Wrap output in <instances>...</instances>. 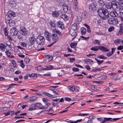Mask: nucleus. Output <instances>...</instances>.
Returning a JSON list of instances; mask_svg holds the SVG:
<instances>
[{
    "label": "nucleus",
    "instance_id": "1",
    "mask_svg": "<svg viewBox=\"0 0 123 123\" xmlns=\"http://www.w3.org/2000/svg\"><path fill=\"white\" fill-rule=\"evenodd\" d=\"M112 9L116 8V11H119L121 15H123V2L118 3L116 1H112L111 4Z\"/></svg>",
    "mask_w": 123,
    "mask_h": 123
},
{
    "label": "nucleus",
    "instance_id": "2",
    "mask_svg": "<svg viewBox=\"0 0 123 123\" xmlns=\"http://www.w3.org/2000/svg\"><path fill=\"white\" fill-rule=\"evenodd\" d=\"M98 15L103 19H108L109 17V14L108 10L104 8L99 9L97 11Z\"/></svg>",
    "mask_w": 123,
    "mask_h": 123
},
{
    "label": "nucleus",
    "instance_id": "3",
    "mask_svg": "<svg viewBox=\"0 0 123 123\" xmlns=\"http://www.w3.org/2000/svg\"><path fill=\"white\" fill-rule=\"evenodd\" d=\"M77 26L76 24H74L71 26V28L69 31V33L70 35L75 38L77 36Z\"/></svg>",
    "mask_w": 123,
    "mask_h": 123
},
{
    "label": "nucleus",
    "instance_id": "4",
    "mask_svg": "<svg viewBox=\"0 0 123 123\" xmlns=\"http://www.w3.org/2000/svg\"><path fill=\"white\" fill-rule=\"evenodd\" d=\"M108 22L109 25H115L118 23V20L117 18L111 17L108 19Z\"/></svg>",
    "mask_w": 123,
    "mask_h": 123
},
{
    "label": "nucleus",
    "instance_id": "5",
    "mask_svg": "<svg viewBox=\"0 0 123 123\" xmlns=\"http://www.w3.org/2000/svg\"><path fill=\"white\" fill-rule=\"evenodd\" d=\"M44 38L41 36H39L38 37L37 40V43L39 45H42L45 41Z\"/></svg>",
    "mask_w": 123,
    "mask_h": 123
},
{
    "label": "nucleus",
    "instance_id": "6",
    "mask_svg": "<svg viewBox=\"0 0 123 123\" xmlns=\"http://www.w3.org/2000/svg\"><path fill=\"white\" fill-rule=\"evenodd\" d=\"M18 31V30L16 28H13L10 30V33L11 35L12 36H15L17 35Z\"/></svg>",
    "mask_w": 123,
    "mask_h": 123
},
{
    "label": "nucleus",
    "instance_id": "7",
    "mask_svg": "<svg viewBox=\"0 0 123 123\" xmlns=\"http://www.w3.org/2000/svg\"><path fill=\"white\" fill-rule=\"evenodd\" d=\"M20 33L23 35H26L27 33V31L24 27H21L19 31Z\"/></svg>",
    "mask_w": 123,
    "mask_h": 123
},
{
    "label": "nucleus",
    "instance_id": "8",
    "mask_svg": "<svg viewBox=\"0 0 123 123\" xmlns=\"http://www.w3.org/2000/svg\"><path fill=\"white\" fill-rule=\"evenodd\" d=\"M44 35L46 40L48 41H50L51 39V35L48 31H46L45 32Z\"/></svg>",
    "mask_w": 123,
    "mask_h": 123
},
{
    "label": "nucleus",
    "instance_id": "9",
    "mask_svg": "<svg viewBox=\"0 0 123 123\" xmlns=\"http://www.w3.org/2000/svg\"><path fill=\"white\" fill-rule=\"evenodd\" d=\"M63 8L64 11L65 12L67 13L68 14H69L71 13V10L70 9H68L67 6L66 5H64L63 6Z\"/></svg>",
    "mask_w": 123,
    "mask_h": 123
},
{
    "label": "nucleus",
    "instance_id": "10",
    "mask_svg": "<svg viewBox=\"0 0 123 123\" xmlns=\"http://www.w3.org/2000/svg\"><path fill=\"white\" fill-rule=\"evenodd\" d=\"M57 25L61 29H63L64 28L63 23L60 21L57 22Z\"/></svg>",
    "mask_w": 123,
    "mask_h": 123
},
{
    "label": "nucleus",
    "instance_id": "11",
    "mask_svg": "<svg viewBox=\"0 0 123 123\" xmlns=\"http://www.w3.org/2000/svg\"><path fill=\"white\" fill-rule=\"evenodd\" d=\"M29 40L31 44L32 45L35 43L36 39L34 37L32 36L29 38Z\"/></svg>",
    "mask_w": 123,
    "mask_h": 123
},
{
    "label": "nucleus",
    "instance_id": "12",
    "mask_svg": "<svg viewBox=\"0 0 123 123\" xmlns=\"http://www.w3.org/2000/svg\"><path fill=\"white\" fill-rule=\"evenodd\" d=\"M52 38L53 41H54L55 42L57 41L59 38L58 36L55 34H54L52 35Z\"/></svg>",
    "mask_w": 123,
    "mask_h": 123
},
{
    "label": "nucleus",
    "instance_id": "13",
    "mask_svg": "<svg viewBox=\"0 0 123 123\" xmlns=\"http://www.w3.org/2000/svg\"><path fill=\"white\" fill-rule=\"evenodd\" d=\"M6 15L9 18H10L12 16L14 17L15 15L14 13L12 11H9L7 13Z\"/></svg>",
    "mask_w": 123,
    "mask_h": 123
},
{
    "label": "nucleus",
    "instance_id": "14",
    "mask_svg": "<svg viewBox=\"0 0 123 123\" xmlns=\"http://www.w3.org/2000/svg\"><path fill=\"white\" fill-rule=\"evenodd\" d=\"M35 105L36 107H36L39 108L40 109H43L47 108L48 107V106H47L46 107V106H45L44 107H42V105L40 103H37L35 104Z\"/></svg>",
    "mask_w": 123,
    "mask_h": 123
},
{
    "label": "nucleus",
    "instance_id": "15",
    "mask_svg": "<svg viewBox=\"0 0 123 123\" xmlns=\"http://www.w3.org/2000/svg\"><path fill=\"white\" fill-rule=\"evenodd\" d=\"M90 88L92 90L94 91L98 90L100 89L99 86L96 85H92L90 86Z\"/></svg>",
    "mask_w": 123,
    "mask_h": 123
},
{
    "label": "nucleus",
    "instance_id": "16",
    "mask_svg": "<svg viewBox=\"0 0 123 123\" xmlns=\"http://www.w3.org/2000/svg\"><path fill=\"white\" fill-rule=\"evenodd\" d=\"M110 15L111 16L113 17H117L118 15L117 13L115 11L111 12L110 13Z\"/></svg>",
    "mask_w": 123,
    "mask_h": 123
},
{
    "label": "nucleus",
    "instance_id": "17",
    "mask_svg": "<svg viewBox=\"0 0 123 123\" xmlns=\"http://www.w3.org/2000/svg\"><path fill=\"white\" fill-rule=\"evenodd\" d=\"M99 49H100L102 51L108 52L109 51L108 49L105 47L103 46H99Z\"/></svg>",
    "mask_w": 123,
    "mask_h": 123
},
{
    "label": "nucleus",
    "instance_id": "18",
    "mask_svg": "<svg viewBox=\"0 0 123 123\" xmlns=\"http://www.w3.org/2000/svg\"><path fill=\"white\" fill-rule=\"evenodd\" d=\"M53 67V66L52 65H48L45 66L44 68L43 69V70L45 71L50 70Z\"/></svg>",
    "mask_w": 123,
    "mask_h": 123
},
{
    "label": "nucleus",
    "instance_id": "19",
    "mask_svg": "<svg viewBox=\"0 0 123 123\" xmlns=\"http://www.w3.org/2000/svg\"><path fill=\"white\" fill-rule=\"evenodd\" d=\"M49 24L51 28H55L56 26V23L55 21H51Z\"/></svg>",
    "mask_w": 123,
    "mask_h": 123
},
{
    "label": "nucleus",
    "instance_id": "20",
    "mask_svg": "<svg viewBox=\"0 0 123 123\" xmlns=\"http://www.w3.org/2000/svg\"><path fill=\"white\" fill-rule=\"evenodd\" d=\"M96 8V5L94 3H92L90 5L89 9L92 10H95Z\"/></svg>",
    "mask_w": 123,
    "mask_h": 123
},
{
    "label": "nucleus",
    "instance_id": "21",
    "mask_svg": "<svg viewBox=\"0 0 123 123\" xmlns=\"http://www.w3.org/2000/svg\"><path fill=\"white\" fill-rule=\"evenodd\" d=\"M5 53L6 55H7L8 57L12 58L14 57V56L13 55H11L12 53L8 50L6 51Z\"/></svg>",
    "mask_w": 123,
    "mask_h": 123
},
{
    "label": "nucleus",
    "instance_id": "22",
    "mask_svg": "<svg viewBox=\"0 0 123 123\" xmlns=\"http://www.w3.org/2000/svg\"><path fill=\"white\" fill-rule=\"evenodd\" d=\"M35 104H32L30 106V108L29 109V110L32 111L36 109Z\"/></svg>",
    "mask_w": 123,
    "mask_h": 123
},
{
    "label": "nucleus",
    "instance_id": "23",
    "mask_svg": "<svg viewBox=\"0 0 123 123\" xmlns=\"http://www.w3.org/2000/svg\"><path fill=\"white\" fill-rule=\"evenodd\" d=\"M60 11H58V12H53L52 13V15L53 17H57L59 16L60 12H59Z\"/></svg>",
    "mask_w": 123,
    "mask_h": 123
},
{
    "label": "nucleus",
    "instance_id": "24",
    "mask_svg": "<svg viewBox=\"0 0 123 123\" xmlns=\"http://www.w3.org/2000/svg\"><path fill=\"white\" fill-rule=\"evenodd\" d=\"M81 33L82 35L85 34L86 32V29L84 27H82L80 29Z\"/></svg>",
    "mask_w": 123,
    "mask_h": 123
},
{
    "label": "nucleus",
    "instance_id": "25",
    "mask_svg": "<svg viewBox=\"0 0 123 123\" xmlns=\"http://www.w3.org/2000/svg\"><path fill=\"white\" fill-rule=\"evenodd\" d=\"M106 7L108 9H110L112 8V6L111 4L110 3H106L105 5Z\"/></svg>",
    "mask_w": 123,
    "mask_h": 123
},
{
    "label": "nucleus",
    "instance_id": "26",
    "mask_svg": "<svg viewBox=\"0 0 123 123\" xmlns=\"http://www.w3.org/2000/svg\"><path fill=\"white\" fill-rule=\"evenodd\" d=\"M121 39H117L114 41V43L116 44H120L121 43Z\"/></svg>",
    "mask_w": 123,
    "mask_h": 123
},
{
    "label": "nucleus",
    "instance_id": "27",
    "mask_svg": "<svg viewBox=\"0 0 123 123\" xmlns=\"http://www.w3.org/2000/svg\"><path fill=\"white\" fill-rule=\"evenodd\" d=\"M9 26H12L15 25L14 22L12 20H10L8 22Z\"/></svg>",
    "mask_w": 123,
    "mask_h": 123
},
{
    "label": "nucleus",
    "instance_id": "28",
    "mask_svg": "<svg viewBox=\"0 0 123 123\" xmlns=\"http://www.w3.org/2000/svg\"><path fill=\"white\" fill-rule=\"evenodd\" d=\"M37 98V97L34 96L30 98V99H29V100L30 101L33 102L36 100Z\"/></svg>",
    "mask_w": 123,
    "mask_h": 123
},
{
    "label": "nucleus",
    "instance_id": "29",
    "mask_svg": "<svg viewBox=\"0 0 123 123\" xmlns=\"http://www.w3.org/2000/svg\"><path fill=\"white\" fill-rule=\"evenodd\" d=\"M99 46H95L94 47H92L90 49L93 51H97L99 49Z\"/></svg>",
    "mask_w": 123,
    "mask_h": 123
},
{
    "label": "nucleus",
    "instance_id": "30",
    "mask_svg": "<svg viewBox=\"0 0 123 123\" xmlns=\"http://www.w3.org/2000/svg\"><path fill=\"white\" fill-rule=\"evenodd\" d=\"M30 77L32 78H35L37 77V74L33 73L31 74H30Z\"/></svg>",
    "mask_w": 123,
    "mask_h": 123
},
{
    "label": "nucleus",
    "instance_id": "31",
    "mask_svg": "<svg viewBox=\"0 0 123 123\" xmlns=\"http://www.w3.org/2000/svg\"><path fill=\"white\" fill-rule=\"evenodd\" d=\"M78 4V3L77 2H76L75 4H74L73 5V7L74 10L76 11H77L78 10V7L77 6Z\"/></svg>",
    "mask_w": 123,
    "mask_h": 123
},
{
    "label": "nucleus",
    "instance_id": "32",
    "mask_svg": "<svg viewBox=\"0 0 123 123\" xmlns=\"http://www.w3.org/2000/svg\"><path fill=\"white\" fill-rule=\"evenodd\" d=\"M18 62L20 64V66L22 68H24L25 66L23 63V60H21L19 61H18Z\"/></svg>",
    "mask_w": 123,
    "mask_h": 123
},
{
    "label": "nucleus",
    "instance_id": "33",
    "mask_svg": "<svg viewBox=\"0 0 123 123\" xmlns=\"http://www.w3.org/2000/svg\"><path fill=\"white\" fill-rule=\"evenodd\" d=\"M68 89L70 90L72 92L74 91L75 89L74 86H69Z\"/></svg>",
    "mask_w": 123,
    "mask_h": 123
},
{
    "label": "nucleus",
    "instance_id": "34",
    "mask_svg": "<svg viewBox=\"0 0 123 123\" xmlns=\"http://www.w3.org/2000/svg\"><path fill=\"white\" fill-rule=\"evenodd\" d=\"M93 43L95 44H97L99 45L100 44V42L99 41L97 40H95L93 42Z\"/></svg>",
    "mask_w": 123,
    "mask_h": 123
},
{
    "label": "nucleus",
    "instance_id": "35",
    "mask_svg": "<svg viewBox=\"0 0 123 123\" xmlns=\"http://www.w3.org/2000/svg\"><path fill=\"white\" fill-rule=\"evenodd\" d=\"M123 33V28L122 26L120 27V30L118 32V34L120 35H122Z\"/></svg>",
    "mask_w": 123,
    "mask_h": 123
},
{
    "label": "nucleus",
    "instance_id": "36",
    "mask_svg": "<svg viewBox=\"0 0 123 123\" xmlns=\"http://www.w3.org/2000/svg\"><path fill=\"white\" fill-rule=\"evenodd\" d=\"M77 42H74V43H71L70 47L71 48H74V46H76L77 44Z\"/></svg>",
    "mask_w": 123,
    "mask_h": 123
},
{
    "label": "nucleus",
    "instance_id": "37",
    "mask_svg": "<svg viewBox=\"0 0 123 123\" xmlns=\"http://www.w3.org/2000/svg\"><path fill=\"white\" fill-rule=\"evenodd\" d=\"M52 32L54 33H56L58 34L59 35H61V33L58 30H57L55 29L53 30Z\"/></svg>",
    "mask_w": 123,
    "mask_h": 123
},
{
    "label": "nucleus",
    "instance_id": "38",
    "mask_svg": "<svg viewBox=\"0 0 123 123\" xmlns=\"http://www.w3.org/2000/svg\"><path fill=\"white\" fill-rule=\"evenodd\" d=\"M59 12H60V13L59 16L61 18L63 19L66 15L62 13L61 11H60Z\"/></svg>",
    "mask_w": 123,
    "mask_h": 123
},
{
    "label": "nucleus",
    "instance_id": "39",
    "mask_svg": "<svg viewBox=\"0 0 123 123\" xmlns=\"http://www.w3.org/2000/svg\"><path fill=\"white\" fill-rule=\"evenodd\" d=\"M44 68H43L42 67H41V66H39L36 67L35 69H36L38 71H40L42 70H43V69Z\"/></svg>",
    "mask_w": 123,
    "mask_h": 123
},
{
    "label": "nucleus",
    "instance_id": "40",
    "mask_svg": "<svg viewBox=\"0 0 123 123\" xmlns=\"http://www.w3.org/2000/svg\"><path fill=\"white\" fill-rule=\"evenodd\" d=\"M103 69H101L99 68L93 69L92 70V71L93 72H97L98 71H101L102 70H103Z\"/></svg>",
    "mask_w": 123,
    "mask_h": 123
},
{
    "label": "nucleus",
    "instance_id": "41",
    "mask_svg": "<svg viewBox=\"0 0 123 123\" xmlns=\"http://www.w3.org/2000/svg\"><path fill=\"white\" fill-rule=\"evenodd\" d=\"M98 57L100 59H106L107 58V57H105L104 56V55H99L98 56Z\"/></svg>",
    "mask_w": 123,
    "mask_h": 123
},
{
    "label": "nucleus",
    "instance_id": "42",
    "mask_svg": "<svg viewBox=\"0 0 123 123\" xmlns=\"http://www.w3.org/2000/svg\"><path fill=\"white\" fill-rule=\"evenodd\" d=\"M11 43L10 41H8L6 42V46H8L9 47H11Z\"/></svg>",
    "mask_w": 123,
    "mask_h": 123
},
{
    "label": "nucleus",
    "instance_id": "43",
    "mask_svg": "<svg viewBox=\"0 0 123 123\" xmlns=\"http://www.w3.org/2000/svg\"><path fill=\"white\" fill-rule=\"evenodd\" d=\"M48 61H51L53 58L51 56L48 55L46 57Z\"/></svg>",
    "mask_w": 123,
    "mask_h": 123
},
{
    "label": "nucleus",
    "instance_id": "44",
    "mask_svg": "<svg viewBox=\"0 0 123 123\" xmlns=\"http://www.w3.org/2000/svg\"><path fill=\"white\" fill-rule=\"evenodd\" d=\"M98 2L101 4V6H103L105 5L104 2L103 0L98 1Z\"/></svg>",
    "mask_w": 123,
    "mask_h": 123
},
{
    "label": "nucleus",
    "instance_id": "45",
    "mask_svg": "<svg viewBox=\"0 0 123 123\" xmlns=\"http://www.w3.org/2000/svg\"><path fill=\"white\" fill-rule=\"evenodd\" d=\"M5 49L4 45L3 44H0V49L3 51Z\"/></svg>",
    "mask_w": 123,
    "mask_h": 123
},
{
    "label": "nucleus",
    "instance_id": "46",
    "mask_svg": "<svg viewBox=\"0 0 123 123\" xmlns=\"http://www.w3.org/2000/svg\"><path fill=\"white\" fill-rule=\"evenodd\" d=\"M114 27L113 26H111L109 27L108 29V31L109 32L112 31L114 29Z\"/></svg>",
    "mask_w": 123,
    "mask_h": 123
},
{
    "label": "nucleus",
    "instance_id": "47",
    "mask_svg": "<svg viewBox=\"0 0 123 123\" xmlns=\"http://www.w3.org/2000/svg\"><path fill=\"white\" fill-rule=\"evenodd\" d=\"M24 61L25 63H28L30 62V59L28 57H26Z\"/></svg>",
    "mask_w": 123,
    "mask_h": 123
},
{
    "label": "nucleus",
    "instance_id": "48",
    "mask_svg": "<svg viewBox=\"0 0 123 123\" xmlns=\"http://www.w3.org/2000/svg\"><path fill=\"white\" fill-rule=\"evenodd\" d=\"M92 61L91 60L89 59H86L85 61V62L87 64H89L90 62H91Z\"/></svg>",
    "mask_w": 123,
    "mask_h": 123
},
{
    "label": "nucleus",
    "instance_id": "49",
    "mask_svg": "<svg viewBox=\"0 0 123 123\" xmlns=\"http://www.w3.org/2000/svg\"><path fill=\"white\" fill-rule=\"evenodd\" d=\"M81 17L83 19L86 18V14L85 13H82Z\"/></svg>",
    "mask_w": 123,
    "mask_h": 123
},
{
    "label": "nucleus",
    "instance_id": "50",
    "mask_svg": "<svg viewBox=\"0 0 123 123\" xmlns=\"http://www.w3.org/2000/svg\"><path fill=\"white\" fill-rule=\"evenodd\" d=\"M42 99L43 102L44 103H47L49 101L48 99L45 98H43Z\"/></svg>",
    "mask_w": 123,
    "mask_h": 123
},
{
    "label": "nucleus",
    "instance_id": "51",
    "mask_svg": "<svg viewBox=\"0 0 123 123\" xmlns=\"http://www.w3.org/2000/svg\"><path fill=\"white\" fill-rule=\"evenodd\" d=\"M64 99L65 101L68 102H70L71 100V99L70 98L67 97H66Z\"/></svg>",
    "mask_w": 123,
    "mask_h": 123
},
{
    "label": "nucleus",
    "instance_id": "52",
    "mask_svg": "<svg viewBox=\"0 0 123 123\" xmlns=\"http://www.w3.org/2000/svg\"><path fill=\"white\" fill-rule=\"evenodd\" d=\"M104 119H105V120L106 121H112V118H104Z\"/></svg>",
    "mask_w": 123,
    "mask_h": 123
},
{
    "label": "nucleus",
    "instance_id": "53",
    "mask_svg": "<svg viewBox=\"0 0 123 123\" xmlns=\"http://www.w3.org/2000/svg\"><path fill=\"white\" fill-rule=\"evenodd\" d=\"M72 69L73 71L74 72H77L79 71V68H73Z\"/></svg>",
    "mask_w": 123,
    "mask_h": 123
},
{
    "label": "nucleus",
    "instance_id": "54",
    "mask_svg": "<svg viewBox=\"0 0 123 123\" xmlns=\"http://www.w3.org/2000/svg\"><path fill=\"white\" fill-rule=\"evenodd\" d=\"M14 50L15 52H18L19 51V50L17 46L14 47Z\"/></svg>",
    "mask_w": 123,
    "mask_h": 123
},
{
    "label": "nucleus",
    "instance_id": "55",
    "mask_svg": "<svg viewBox=\"0 0 123 123\" xmlns=\"http://www.w3.org/2000/svg\"><path fill=\"white\" fill-rule=\"evenodd\" d=\"M117 49L118 50H121L122 49H123V45L122 46L120 45L118 47Z\"/></svg>",
    "mask_w": 123,
    "mask_h": 123
},
{
    "label": "nucleus",
    "instance_id": "56",
    "mask_svg": "<svg viewBox=\"0 0 123 123\" xmlns=\"http://www.w3.org/2000/svg\"><path fill=\"white\" fill-rule=\"evenodd\" d=\"M70 61V62L73 63L75 60V59L74 58H70L69 59Z\"/></svg>",
    "mask_w": 123,
    "mask_h": 123
},
{
    "label": "nucleus",
    "instance_id": "57",
    "mask_svg": "<svg viewBox=\"0 0 123 123\" xmlns=\"http://www.w3.org/2000/svg\"><path fill=\"white\" fill-rule=\"evenodd\" d=\"M30 74H27L24 76V78L25 79H26L28 78V77H30Z\"/></svg>",
    "mask_w": 123,
    "mask_h": 123
},
{
    "label": "nucleus",
    "instance_id": "58",
    "mask_svg": "<svg viewBox=\"0 0 123 123\" xmlns=\"http://www.w3.org/2000/svg\"><path fill=\"white\" fill-rule=\"evenodd\" d=\"M20 45L24 47H26L25 43L24 42L21 43H20Z\"/></svg>",
    "mask_w": 123,
    "mask_h": 123
},
{
    "label": "nucleus",
    "instance_id": "59",
    "mask_svg": "<svg viewBox=\"0 0 123 123\" xmlns=\"http://www.w3.org/2000/svg\"><path fill=\"white\" fill-rule=\"evenodd\" d=\"M69 17L66 15L65 16V17H64L63 19L65 21H67L68 20Z\"/></svg>",
    "mask_w": 123,
    "mask_h": 123
},
{
    "label": "nucleus",
    "instance_id": "60",
    "mask_svg": "<svg viewBox=\"0 0 123 123\" xmlns=\"http://www.w3.org/2000/svg\"><path fill=\"white\" fill-rule=\"evenodd\" d=\"M113 54V53L112 52H108L107 54V55L109 57L111 55Z\"/></svg>",
    "mask_w": 123,
    "mask_h": 123
},
{
    "label": "nucleus",
    "instance_id": "61",
    "mask_svg": "<svg viewBox=\"0 0 123 123\" xmlns=\"http://www.w3.org/2000/svg\"><path fill=\"white\" fill-rule=\"evenodd\" d=\"M103 60L100 61L99 60H97V63L98 65H100L102 63V62H103Z\"/></svg>",
    "mask_w": 123,
    "mask_h": 123
},
{
    "label": "nucleus",
    "instance_id": "62",
    "mask_svg": "<svg viewBox=\"0 0 123 123\" xmlns=\"http://www.w3.org/2000/svg\"><path fill=\"white\" fill-rule=\"evenodd\" d=\"M120 78L118 77V75L116 77L114 78L113 79L115 80H118L120 79Z\"/></svg>",
    "mask_w": 123,
    "mask_h": 123
},
{
    "label": "nucleus",
    "instance_id": "63",
    "mask_svg": "<svg viewBox=\"0 0 123 123\" xmlns=\"http://www.w3.org/2000/svg\"><path fill=\"white\" fill-rule=\"evenodd\" d=\"M88 113H85V114H78V115L80 116H86L88 114Z\"/></svg>",
    "mask_w": 123,
    "mask_h": 123
},
{
    "label": "nucleus",
    "instance_id": "64",
    "mask_svg": "<svg viewBox=\"0 0 123 123\" xmlns=\"http://www.w3.org/2000/svg\"><path fill=\"white\" fill-rule=\"evenodd\" d=\"M85 68L86 69L88 70H89L90 69V68L89 66L88 65H86L85 66Z\"/></svg>",
    "mask_w": 123,
    "mask_h": 123
}]
</instances>
